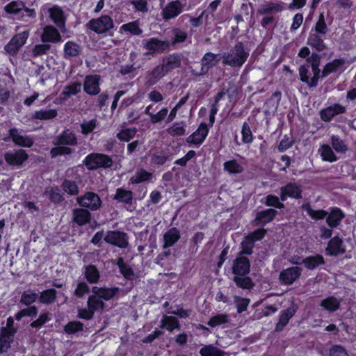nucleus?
I'll return each mask as SVG.
<instances>
[{
    "label": "nucleus",
    "mask_w": 356,
    "mask_h": 356,
    "mask_svg": "<svg viewBox=\"0 0 356 356\" xmlns=\"http://www.w3.org/2000/svg\"><path fill=\"white\" fill-rule=\"evenodd\" d=\"M321 58V54L312 52L305 63L298 68L300 81L310 88L316 87L319 79L325 78L323 76V70L321 71L320 68Z\"/></svg>",
    "instance_id": "f257e3e1"
},
{
    "label": "nucleus",
    "mask_w": 356,
    "mask_h": 356,
    "mask_svg": "<svg viewBox=\"0 0 356 356\" xmlns=\"http://www.w3.org/2000/svg\"><path fill=\"white\" fill-rule=\"evenodd\" d=\"M249 51L245 50L242 42H237L234 47L222 55V63L232 67L240 68L246 62Z\"/></svg>",
    "instance_id": "f03ea898"
},
{
    "label": "nucleus",
    "mask_w": 356,
    "mask_h": 356,
    "mask_svg": "<svg viewBox=\"0 0 356 356\" xmlns=\"http://www.w3.org/2000/svg\"><path fill=\"white\" fill-rule=\"evenodd\" d=\"M83 164L89 170L99 168H110L113 164L112 158L105 154L92 152L87 155L83 161Z\"/></svg>",
    "instance_id": "7ed1b4c3"
},
{
    "label": "nucleus",
    "mask_w": 356,
    "mask_h": 356,
    "mask_svg": "<svg viewBox=\"0 0 356 356\" xmlns=\"http://www.w3.org/2000/svg\"><path fill=\"white\" fill-rule=\"evenodd\" d=\"M284 8L281 3L270 1L264 5L261 6L257 9V15H262L260 24L264 29H267L268 26L275 22V17L273 13H280L283 10Z\"/></svg>",
    "instance_id": "20e7f679"
},
{
    "label": "nucleus",
    "mask_w": 356,
    "mask_h": 356,
    "mask_svg": "<svg viewBox=\"0 0 356 356\" xmlns=\"http://www.w3.org/2000/svg\"><path fill=\"white\" fill-rule=\"evenodd\" d=\"M76 202L81 207L91 211L99 210L102 204L99 195L95 192L87 191L83 195L76 197Z\"/></svg>",
    "instance_id": "39448f33"
},
{
    "label": "nucleus",
    "mask_w": 356,
    "mask_h": 356,
    "mask_svg": "<svg viewBox=\"0 0 356 356\" xmlns=\"http://www.w3.org/2000/svg\"><path fill=\"white\" fill-rule=\"evenodd\" d=\"M88 28L97 34L105 33L114 26L112 18L107 15H102L97 19H91Z\"/></svg>",
    "instance_id": "423d86ee"
},
{
    "label": "nucleus",
    "mask_w": 356,
    "mask_h": 356,
    "mask_svg": "<svg viewBox=\"0 0 356 356\" xmlns=\"http://www.w3.org/2000/svg\"><path fill=\"white\" fill-rule=\"evenodd\" d=\"M29 36V31H24L15 34L5 45L4 50L10 56H16L20 48L25 44Z\"/></svg>",
    "instance_id": "0eeeda50"
},
{
    "label": "nucleus",
    "mask_w": 356,
    "mask_h": 356,
    "mask_svg": "<svg viewBox=\"0 0 356 356\" xmlns=\"http://www.w3.org/2000/svg\"><path fill=\"white\" fill-rule=\"evenodd\" d=\"M22 131L16 127L10 128L8 131V136L3 138V140L8 142L11 140L17 146L31 147L33 145V139L29 136L21 135Z\"/></svg>",
    "instance_id": "6e6552de"
},
{
    "label": "nucleus",
    "mask_w": 356,
    "mask_h": 356,
    "mask_svg": "<svg viewBox=\"0 0 356 356\" xmlns=\"http://www.w3.org/2000/svg\"><path fill=\"white\" fill-rule=\"evenodd\" d=\"M174 154L169 148L155 149L150 154V163L154 166H162L173 159Z\"/></svg>",
    "instance_id": "1a4fd4ad"
},
{
    "label": "nucleus",
    "mask_w": 356,
    "mask_h": 356,
    "mask_svg": "<svg viewBox=\"0 0 356 356\" xmlns=\"http://www.w3.org/2000/svg\"><path fill=\"white\" fill-rule=\"evenodd\" d=\"M280 200L282 202L288 198L299 200L302 197V189L300 184L296 182H288L284 186L280 187Z\"/></svg>",
    "instance_id": "9d476101"
},
{
    "label": "nucleus",
    "mask_w": 356,
    "mask_h": 356,
    "mask_svg": "<svg viewBox=\"0 0 356 356\" xmlns=\"http://www.w3.org/2000/svg\"><path fill=\"white\" fill-rule=\"evenodd\" d=\"M218 57V54L210 51L205 53L201 60L200 71L196 72L195 70H192L191 74L198 76L206 75L219 62L220 60Z\"/></svg>",
    "instance_id": "9b49d317"
},
{
    "label": "nucleus",
    "mask_w": 356,
    "mask_h": 356,
    "mask_svg": "<svg viewBox=\"0 0 356 356\" xmlns=\"http://www.w3.org/2000/svg\"><path fill=\"white\" fill-rule=\"evenodd\" d=\"M3 156L9 166H22L29 159L26 151L23 149L8 151Z\"/></svg>",
    "instance_id": "f8f14e48"
},
{
    "label": "nucleus",
    "mask_w": 356,
    "mask_h": 356,
    "mask_svg": "<svg viewBox=\"0 0 356 356\" xmlns=\"http://www.w3.org/2000/svg\"><path fill=\"white\" fill-rule=\"evenodd\" d=\"M104 241L107 243L120 248H126L129 245L127 233L118 230L108 231L104 237Z\"/></svg>",
    "instance_id": "ddd939ff"
},
{
    "label": "nucleus",
    "mask_w": 356,
    "mask_h": 356,
    "mask_svg": "<svg viewBox=\"0 0 356 356\" xmlns=\"http://www.w3.org/2000/svg\"><path fill=\"white\" fill-rule=\"evenodd\" d=\"M277 215V211L271 208L259 211L257 212L251 224L254 227H264L266 225L272 222Z\"/></svg>",
    "instance_id": "4468645a"
},
{
    "label": "nucleus",
    "mask_w": 356,
    "mask_h": 356,
    "mask_svg": "<svg viewBox=\"0 0 356 356\" xmlns=\"http://www.w3.org/2000/svg\"><path fill=\"white\" fill-rule=\"evenodd\" d=\"M302 269L298 266H292L283 269L279 275V280L284 285H291L300 278Z\"/></svg>",
    "instance_id": "2eb2a0df"
},
{
    "label": "nucleus",
    "mask_w": 356,
    "mask_h": 356,
    "mask_svg": "<svg viewBox=\"0 0 356 356\" xmlns=\"http://www.w3.org/2000/svg\"><path fill=\"white\" fill-rule=\"evenodd\" d=\"M144 48L148 50V53L161 54L170 49V44L167 40H161L157 38H151L144 44Z\"/></svg>",
    "instance_id": "dca6fc26"
},
{
    "label": "nucleus",
    "mask_w": 356,
    "mask_h": 356,
    "mask_svg": "<svg viewBox=\"0 0 356 356\" xmlns=\"http://www.w3.org/2000/svg\"><path fill=\"white\" fill-rule=\"evenodd\" d=\"M209 132V128L205 122H202L197 129L186 138V142L188 144L200 146L205 140Z\"/></svg>",
    "instance_id": "f3484780"
},
{
    "label": "nucleus",
    "mask_w": 356,
    "mask_h": 356,
    "mask_svg": "<svg viewBox=\"0 0 356 356\" xmlns=\"http://www.w3.org/2000/svg\"><path fill=\"white\" fill-rule=\"evenodd\" d=\"M250 259L245 255L238 254L233 261L232 273L234 275H247L250 272Z\"/></svg>",
    "instance_id": "a211bd4d"
},
{
    "label": "nucleus",
    "mask_w": 356,
    "mask_h": 356,
    "mask_svg": "<svg viewBox=\"0 0 356 356\" xmlns=\"http://www.w3.org/2000/svg\"><path fill=\"white\" fill-rule=\"evenodd\" d=\"M184 5L179 0H175L167 3L162 10V17L165 21L175 19L184 10Z\"/></svg>",
    "instance_id": "6ab92c4d"
},
{
    "label": "nucleus",
    "mask_w": 356,
    "mask_h": 356,
    "mask_svg": "<svg viewBox=\"0 0 356 356\" xmlns=\"http://www.w3.org/2000/svg\"><path fill=\"white\" fill-rule=\"evenodd\" d=\"M325 252L329 256H338L346 252L343 241L337 235L330 239L325 248Z\"/></svg>",
    "instance_id": "aec40b11"
},
{
    "label": "nucleus",
    "mask_w": 356,
    "mask_h": 356,
    "mask_svg": "<svg viewBox=\"0 0 356 356\" xmlns=\"http://www.w3.org/2000/svg\"><path fill=\"white\" fill-rule=\"evenodd\" d=\"M55 145L76 146L78 144V139L74 131L65 129L54 140Z\"/></svg>",
    "instance_id": "412c9836"
},
{
    "label": "nucleus",
    "mask_w": 356,
    "mask_h": 356,
    "mask_svg": "<svg viewBox=\"0 0 356 356\" xmlns=\"http://www.w3.org/2000/svg\"><path fill=\"white\" fill-rule=\"evenodd\" d=\"M329 210L325 217L326 223L329 227L336 228L341 224L346 214L341 208L337 207H331Z\"/></svg>",
    "instance_id": "4be33fe9"
},
{
    "label": "nucleus",
    "mask_w": 356,
    "mask_h": 356,
    "mask_svg": "<svg viewBox=\"0 0 356 356\" xmlns=\"http://www.w3.org/2000/svg\"><path fill=\"white\" fill-rule=\"evenodd\" d=\"M100 76L97 74L88 75L83 83V90L89 95H97L100 92Z\"/></svg>",
    "instance_id": "5701e85b"
},
{
    "label": "nucleus",
    "mask_w": 356,
    "mask_h": 356,
    "mask_svg": "<svg viewBox=\"0 0 356 356\" xmlns=\"http://www.w3.org/2000/svg\"><path fill=\"white\" fill-rule=\"evenodd\" d=\"M49 17L51 21L60 29H65L66 16L63 10L58 5H54L48 9Z\"/></svg>",
    "instance_id": "b1692460"
},
{
    "label": "nucleus",
    "mask_w": 356,
    "mask_h": 356,
    "mask_svg": "<svg viewBox=\"0 0 356 356\" xmlns=\"http://www.w3.org/2000/svg\"><path fill=\"white\" fill-rule=\"evenodd\" d=\"M17 329L1 327L0 329V354L6 352L11 346L13 337Z\"/></svg>",
    "instance_id": "393cba45"
},
{
    "label": "nucleus",
    "mask_w": 356,
    "mask_h": 356,
    "mask_svg": "<svg viewBox=\"0 0 356 356\" xmlns=\"http://www.w3.org/2000/svg\"><path fill=\"white\" fill-rule=\"evenodd\" d=\"M298 307L293 303L286 309L281 311L279 316V321L275 325L276 331H282L284 327L289 323V320L296 314Z\"/></svg>",
    "instance_id": "a878e982"
},
{
    "label": "nucleus",
    "mask_w": 356,
    "mask_h": 356,
    "mask_svg": "<svg viewBox=\"0 0 356 356\" xmlns=\"http://www.w3.org/2000/svg\"><path fill=\"white\" fill-rule=\"evenodd\" d=\"M120 289L118 286H95L92 288L91 291L97 293L102 301H109L117 296Z\"/></svg>",
    "instance_id": "bb28decb"
},
{
    "label": "nucleus",
    "mask_w": 356,
    "mask_h": 356,
    "mask_svg": "<svg viewBox=\"0 0 356 356\" xmlns=\"http://www.w3.org/2000/svg\"><path fill=\"white\" fill-rule=\"evenodd\" d=\"M91 219V213L86 208H75L72 211V221L80 227L90 223Z\"/></svg>",
    "instance_id": "cd10ccee"
},
{
    "label": "nucleus",
    "mask_w": 356,
    "mask_h": 356,
    "mask_svg": "<svg viewBox=\"0 0 356 356\" xmlns=\"http://www.w3.org/2000/svg\"><path fill=\"white\" fill-rule=\"evenodd\" d=\"M181 59L180 55L177 53H172L163 58L161 65L163 66L164 70L167 74H168L173 70L179 67L181 65Z\"/></svg>",
    "instance_id": "c85d7f7f"
},
{
    "label": "nucleus",
    "mask_w": 356,
    "mask_h": 356,
    "mask_svg": "<svg viewBox=\"0 0 356 356\" xmlns=\"http://www.w3.org/2000/svg\"><path fill=\"white\" fill-rule=\"evenodd\" d=\"M61 38L58 30L52 25L46 26L41 35V40L43 42L56 43L61 41Z\"/></svg>",
    "instance_id": "c756f323"
},
{
    "label": "nucleus",
    "mask_w": 356,
    "mask_h": 356,
    "mask_svg": "<svg viewBox=\"0 0 356 356\" xmlns=\"http://www.w3.org/2000/svg\"><path fill=\"white\" fill-rule=\"evenodd\" d=\"M321 34L310 33L307 40V44L316 51V53L321 52L327 49V46L321 37Z\"/></svg>",
    "instance_id": "7c9ffc66"
},
{
    "label": "nucleus",
    "mask_w": 356,
    "mask_h": 356,
    "mask_svg": "<svg viewBox=\"0 0 356 356\" xmlns=\"http://www.w3.org/2000/svg\"><path fill=\"white\" fill-rule=\"evenodd\" d=\"M166 74V72L161 64L155 66L152 71L149 72L146 76V84L152 86L156 84Z\"/></svg>",
    "instance_id": "2f4dec72"
},
{
    "label": "nucleus",
    "mask_w": 356,
    "mask_h": 356,
    "mask_svg": "<svg viewBox=\"0 0 356 356\" xmlns=\"http://www.w3.org/2000/svg\"><path fill=\"white\" fill-rule=\"evenodd\" d=\"M81 47L74 41H67L63 47V58L70 60L72 58L78 57L81 54Z\"/></svg>",
    "instance_id": "473e14b6"
},
{
    "label": "nucleus",
    "mask_w": 356,
    "mask_h": 356,
    "mask_svg": "<svg viewBox=\"0 0 356 356\" xmlns=\"http://www.w3.org/2000/svg\"><path fill=\"white\" fill-rule=\"evenodd\" d=\"M302 264L309 270H312L325 264L323 256L321 254L308 256L304 258L301 262Z\"/></svg>",
    "instance_id": "72a5a7b5"
},
{
    "label": "nucleus",
    "mask_w": 356,
    "mask_h": 356,
    "mask_svg": "<svg viewBox=\"0 0 356 356\" xmlns=\"http://www.w3.org/2000/svg\"><path fill=\"white\" fill-rule=\"evenodd\" d=\"M180 232L177 227L169 229L163 235V248L167 249L173 246L180 238Z\"/></svg>",
    "instance_id": "f704fd0d"
},
{
    "label": "nucleus",
    "mask_w": 356,
    "mask_h": 356,
    "mask_svg": "<svg viewBox=\"0 0 356 356\" xmlns=\"http://www.w3.org/2000/svg\"><path fill=\"white\" fill-rule=\"evenodd\" d=\"M160 327L170 332H173L175 330H179L181 329L179 321L176 317L165 314L162 316L161 320Z\"/></svg>",
    "instance_id": "c9c22d12"
},
{
    "label": "nucleus",
    "mask_w": 356,
    "mask_h": 356,
    "mask_svg": "<svg viewBox=\"0 0 356 356\" xmlns=\"http://www.w3.org/2000/svg\"><path fill=\"white\" fill-rule=\"evenodd\" d=\"M87 307L95 313L96 312H102L104 310L106 303L101 300L99 295L93 293L90 295L88 298Z\"/></svg>",
    "instance_id": "e433bc0d"
},
{
    "label": "nucleus",
    "mask_w": 356,
    "mask_h": 356,
    "mask_svg": "<svg viewBox=\"0 0 356 356\" xmlns=\"http://www.w3.org/2000/svg\"><path fill=\"white\" fill-rule=\"evenodd\" d=\"M345 65V59L335 58L325 65L323 68V76L327 77L332 73L336 72Z\"/></svg>",
    "instance_id": "4c0bfd02"
},
{
    "label": "nucleus",
    "mask_w": 356,
    "mask_h": 356,
    "mask_svg": "<svg viewBox=\"0 0 356 356\" xmlns=\"http://www.w3.org/2000/svg\"><path fill=\"white\" fill-rule=\"evenodd\" d=\"M84 277L90 284H97L100 279V273L93 264H89L85 266Z\"/></svg>",
    "instance_id": "58836bf2"
},
{
    "label": "nucleus",
    "mask_w": 356,
    "mask_h": 356,
    "mask_svg": "<svg viewBox=\"0 0 356 356\" xmlns=\"http://www.w3.org/2000/svg\"><path fill=\"white\" fill-rule=\"evenodd\" d=\"M302 210L305 211L307 215L314 220H320L325 218L328 212L324 209L314 210L312 208L309 202L302 205Z\"/></svg>",
    "instance_id": "ea45409f"
},
{
    "label": "nucleus",
    "mask_w": 356,
    "mask_h": 356,
    "mask_svg": "<svg viewBox=\"0 0 356 356\" xmlns=\"http://www.w3.org/2000/svg\"><path fill=\"white\" fill-rule=\"evenodd\" d=\"M57 298V291L54 289H47L40 292L38 300L41 304L51 305Z\"/></svg>",
    "instance_id": "a19ab883"
},
{
    "label": "nucleus",
    "mask_w": 356,
    "mask_h": 356,
    "mask_svg": "<svg viewBox=\"0 0 356 356\" xmlns=\"http://www.w3.org/2000/svg\"><path fill=\"white\" fill-rule=\"evenodd\" d=\"M172 36L170 41H168L170 44V47H174L177 44L182 43L185 42L188 38V33L186 31L181 29L178 27H174L172 29Z\"/></svg>",
    "instance_id": "79ce46f5"
},
{
    "label": "nucleus",
    "mask_w": 356,
    "mask_h": 356,
    "mask_svg": "<svg viewBox=\"0 0 356 356\" xmlns=\"http://www.w3.org/2000/svg\"><path fill=\"white\" fill-rule=\"evenodd\" d=\"M58 115L56 109H40L35 111L31 115L32 120H48L55 118Z\"/></svg>",
    "instance_id": "37998d69"
},
{
    "label": "nucleus",
    "mask_w": 356,
    "mask_h": 356,
    "mask_svg": "<svg viewBox=\"0 0 356 356\" xmlns=\"http://www.w3.org/2000/svg\"><path fill=\"white\" fill-rule=\"evenodd\" d=\"M320 306L330 312H334L340 307L339 300L334 296H329L321 301Z\"/></svg>",
    "instance_id": "c03bdc74"
},
{
    "label": "nucleus",
    "mask_w": 356,
    "mask_h": 356,
    "mask_svg": "<svg viewBox=\"0 0 356 356\" xmlns=\"http://www.w3.org/2000/svg\"><path fill=\"white\" fill-rule=\"evenodd\" d=\"M233 280L242 289H252L254 286L252 278L247 275H234Z\"/></svg>",
    "instance_id": "a18cd8bd"
},
{
    "label": "nucleus",
    "mask_w": 356,
    "mask_h": 356,
    "mask_svg": "<svg viewBox=\"0 0 356 356\" xmlns=\"http://www.w3.org/2000/svg\"><path fill=\"white\" fill-rule=\"evenodd\" d=\"M27 307L24 308L18 311L15 314V319L17 321L22 320L24 317H36L38 314V309L35 305L26 306Z\"/></svg>",
    "instance_id": "49530a36"
},
{
    "label": "nucleus",
    "mask_w": 356,
    "mask_h": 356,
    "mask_svg": "<svg viewBox=\"0 0 356 356\" xmlns=\"http://www.w3.org/2000/svg\"><path fill=\"white\" fill-rule=\"evenodd\" d=\"M114 199L118 202H123L127 204H131L133 201V193L131 191L119 188L116 190Z\"/></svg>",
    "instance_id": "de8ad7c7"
},
{
    "label": "nucleus",
    "mask_w": 356,
    "mask_h": 356,
    "mask_svg": "<svg viewBox=\"0 0 356 356\" xmlns=\"http://www.w3.org/2000/svg\"><path fill=\"white\" fill-rule=\"evenodd\" d=\"M37 299H38V295L34 291L31 289L22 292L21 294L19 302L25 306H33Z\"/></svg>",
    "instance_id": "09e8293b"
},
{
    "label": "nucleus",
    "mask_w": 356,
    "mask_h": 356,
    "mask_svg": "<svg viewBox=\"0 0 356 356\" xmlns=\"http://www.w3.org/2000/svg\"><path fill=\"white\" fill-rule=\"evenodd\" d=\"M152 174L151 172H147L145 169H140L135 173L134 176L131 177L130 182L133 184H138L146 181H149L152 179Z\"/></svg>",
    "instance_id": "8fccbe9b"
},
{
    "label": "nucleus",
    "mask_w": 356,
    "mask_h": 356,
    "mask_svg": "<svg viewBox=\"0 0 356 356\" xmlns=\"http://www.w3.org/2000/svg\"><path fill=\"white\" fill-rule=\"evenodd\" d=\"M321 156L323 161L330 163L338 160V157L334 153L331 147L328 145H323L321 147Z\"/></svg>",
    "instance_id": "3c124183"
},
{
    "label": "nucleus",
    "mask_w": 356,
    "mask_h": 356,
    "mask_svg": "<svg viewBox=\"0 0 356 356\" xmlns=\"http://www.w3.org/2000/svg\"><path fill=\"white\" fill-rule=\"evenodd\" d=\"M224 170L229 174H240L243 172V168L236 160L232 159L223 163Z\"/></svg>",
    "instance_id": "603ef678"
},
{
    "label": "nucleus",
    "mask_w": 356,
    "mask_h": 356,
    "mask_svg": "<svg viewBox=\"0 0 356 356\" xmlns=\"http://www.w3.org/2000/svg\"><path fill=\"white\" fill-rule=\"evenodd\" d=\"M121 29L124 32L130 33L133 35H139L142 34L143 30L140 28L138 20L133 21L123 24Z\"/></svg>",
    "instance_id": "864d4df0"
},
{
    "label": "nucleus",
    "mask_w": 356,
    "mask_h": 356,
    "mask_svg": "<svg viewBox=\"0 0 356 356\" xmlns=\"http://www.w3.org/2000/svg\"><path fill=\"white\" fill-rule=\"evenodd\" d=\"M264 204L267 207H274L278 209L284 208V204L280 200V197H279L273 194H269L266 196Z\"/></svg>",
    "instance_id": "5fc2aeb1"
},
{
    "label": "nucleus",
    "mask_w": 356,
    "mask_h": 356,
    "mask_svg": "<svg viewBox=\"0 0 356 356\" xmlns=\"http://www.w3.org/2000/svg\"><path fill=\"white\" fill-rule=\"evenodd\" d=\"M229 321V317L227 314H218L210 318L207 323L211 327H215L218 325L226 324Z\"/></svg>",
    "instance_id": "6e6d98bb"
},
{
    "label": "nucleus",
    "mask_w": 356,
    "mask_h": 356,
    "mask_svg": "<svg viewBox=\"0 0 356 356\" xmlns=\"http://www.w3.org/2000/svg\"><path fill=\"white\" fill-rule=\"evenodd\" d=\"M136 132L135 127L124 128L121 129L116 136L120 141L129 142L136 136Z\"/></svg>",
    "instance_id": "4d7b16f0"
},
{
    "label": "nucleus",
    "mask_w": 356,
    "mask_h": 356,
    "mask_svg": "<svg viewBox=\"0 0 356 356\" xmlns=\"http://www.w3.org/2000/svg\"><path fill=\"white\" fill-rule=\"evenodd\" d=\"M24 8V2L22 1H13L5 6L4 10L8 14L16 15L19 13Z\"/></svg>",
    "instance_id": "13d9d810"
},
{
    "label": "nucleus",
    "mask_w": 356,
    "mask_h": 356,
    "mask_svg": "<svg viewBox=\"0 0 356 356\" xmlns=\"http://www.w3.org/2000/svg\"><path fill=\"white\" fill-rule=\"evenodd\" d=\"M63 190L70 195H77L79 193V186L74 181L65 179L62 183Z\"/></svg>",
    "instance_id": "bf43d9fd"
},
{
    "label": "nucleus",
    "mask_w": 356,
    "mask_h": 356,
    "mask_svg": "<svg viewBox=\"0 0 356 356\" xmlns=\"http://www.w3.org/2000/svg\"><path fill=\"white\" fill-rule=\"evenodd\" d=\"M73 149L66 145H56L50 149V155L51 158H56L58 156L70 155L72 154Z\"/></svg>",
    "instance_id": "052dcab7"
},
{
    "label": "nucleus",
    "mask_w": 356,
    "mask_h": 356,
    "mask_svg": "<svg viewBox=\"0 0 356 356\" xmlns=\"http://www.w3.org/2000/svg\"><path fill=\"white\" fill-rule=\"evenodd\" d=\"M200 354L201 356H224L225 353L212 345H207L200 349Z\"/></svg>",
    "instance_id": "680f3d73"
},
{
    "label": "nucleus",
    "mask_w": 356,
    "mask_h": 356,
    "mask_svg": "<svg viewBox=\"0 0 356 356\" xmlns=\"http://www.w3.org/2000/svg\"><path fill=\"white\" fill-rule=\"evenodd\" d=\"M81 90V83L76 81L65 87L62 95L65 97H70L76 95Z\"/></svg>",
    "instance_id": "e2e57ef3"
},
{
    "label": "nucleus",
    "mask_w": 356,
    "mask_h": 356,
    "mask_svg": "<svg viewBox=\"0 0 356 356\" xmlns=\"http://www.w3.org/2000/svg\"><path fill=\"white\" fill-rule=\"evenodd\" d=\"M267 233V230L264 227H259L258 229L250 232L245 237L249 241L253 242L254 243L257 241L262 240Z\"/></svg>",
    "instance_id": "0e129e2a"
},
{
    "label": "nucleus",
    "mask_w": 356,
    "mask_h": 356,
    "mask_svg": "<svg viewBox=\"0 0 356 356\" xmlns=\"http://www.w3.org/2000/svg\"><path fill=\"white\" fill-rule=\"evenodd\" d=\"M314 31L315 33L321 35H325L328 31V27L323 13H321L318 15V20L314 26Z\"/></svg>",
    "instance_id": "69168bd1"
},
{
    "label": "nucleus",
    "mask_w": 356,
    "mask_h": 356,
    "mask_svg": "<svg viewBox=\"0 0 356 356\" xmlns=\"http://www.w3.org/2000/svg\"><path fill=\"white\" fill-rule=\"evenodd\" d=\"M83 330V324L81 321H72L64 327V331L68 334H73Z\"/></svg>",
    "instance_id": "338daca9"
},
{
    "label": "nucleus",
    "mask_w": 356,
    "mask_h": 356,
    "mask_svg": "<svg viewBox=\"0 0 356 356\" xmlns=\"http://www.w3.org/2000/svg\"><path fill=\"white\" fill-rule=\"evenodd\" d=\"M331 144L333 149L339 153H345L348 148L347 145L343 140H341L339 136L333 135L331 137Z\"/></svg>",
    "instance_id": "774afa93"
}]
</instances>
